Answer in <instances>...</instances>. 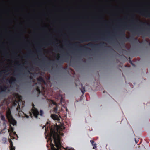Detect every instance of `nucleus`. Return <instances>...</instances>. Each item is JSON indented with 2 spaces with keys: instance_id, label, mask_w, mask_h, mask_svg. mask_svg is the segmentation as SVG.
Wrapping results in <instances>:
<instances>
[{
  "instance_id": "f257e3e1",
  "label": "nucleus",
  "mask_w": 150,
  "mask_h": 150,
  "mask_svg": "<svg viewBox=\"0 0 150 150\" xmlns=\"http://www.w3.org/2000/svg\"><path fill=\"white\" fill-rule=\"evenodd\" d=\"M49 140L52 150H62V147L60 140L61 137L58 132L54 129H51Z\"/></svg>"
},
{
  "instance_id": "f03ea898",
  "label": "nucleus",
  "mask_w": 150,
  "mask_h": 150,
  "mask_svg": "<svg viewBox=\"0 0 150 150\" xmlns=\"http://www.w3.org/2000/svg\"><path fill=\"white\" fill-rule=\"evenodd\" d=\"M136 22L137 23L139 22L140 24L142 25H148L150 26V24L147 22H143L138 19H136ZM133 33L134 34L139 33L141 35L144 36H150V28H149L147 29L146 31L142 30H140L137 31H133Z\"/></svg>"
},
{
  "instance_id": "7ed1b4c3",
  "label": "nucleus",
  "mask_w": 150,
  "mask_h": 150,
  "mask_svg": "<svg viewBox=\"0 0 150 150\" xmlns=\"http://www.w3.org/2000/svg\"><path fill=\"white\" fill-rule=\"evenodd\" d=\"M105 44H106L104 42L96 44L90 43L87 44L86 45L92 48H96L98 49L100 47L104 46Z\"/></svg>"
},
{
  "instance_id": "20e7f679",
  "label": "nucleus",
  "mask_w": 150,
  "mask_h": 150,
  "mask_svg": "<svg viewBox=\"0 0 150 150\" xmlns=\"http://www.w3.org/2000/svg\"><path fill=\"white\" fill-rule=\"evenodd\" d=\"M36 90L38 93V96H39V95L40 93H42V94H43V93L41 92L40 90L41 88H44V87L42 86L41 84L40 83H36Z\"/></svg>"
},
{
  "instance_id": "39448f33",
  "label": "nucleus",
  "mask_w": 150,
  "mask_h": 150,
  "mask_svg": "<svg viewBox=\"0 0 150 150\" xmlns=\"http://www.w3.org/2000/svg\"><path fill=\"white\" fill-rule=\"evenodd\" d=\"M33 108L31 109V111L33 115L35 118H37L39 114V113L38 109L34 107V105L33 104Z\"/></svg>"
},
{
  "instance_id": "423d86ee",
  "label": "nucleus",
  "mask_w": 150,
  "mask_h": 150,
  "mask_svg": "<svg viewBox=\"0 0 150 150\" xmlns=\"http://www.w3.org/2000/svg\"><path fill=\"white\" fill-rule=\"evenodd\" d=\"M58 58L57 60L59 63L62 64L64 62H66L67 58L65 57L64 56L62 55L61 57L58 56Z\"/></svg>"
},
{
  "instance_id": "0eeeda50",
  "label": "nucleus",
  "mask_w": 150,
  "mask_h": 150,
  "mask_svg": "<svg viewBox=\"0 0 150 150\" xmlns=\"http://www.w3.org/2000/svg\"><path fill=\"white\" fill-rule=\"evenodd\" d=\"M140 14L143 16L146 17L150 18V13H148L144 11H137Z\"/></svg>"
},
{
  "instance_id": "6e6552de",
  "label": "nucleus",
  "mask_w": 150,
  "mask_h": 150,
  "mask_svg": "<svg viewBox=\"0 0 150 150\" xmlns=\"http://www.w3.org/2000/svg\"><path fill=\"white\" fill-rule=\"evenodd\" d=\"M87 38H92L90 36H82L80 37V38H78L77 39L81 41V42H83L87 41L88 40H87Z\"/></svg>"
},
{
  "instance_id": "1a4fd4ad",
  "label": "nucleus",
  "mask_w": 150,
  "mask_h": 150,
  "mask_svg": "<svg viewBox=\"0 0 150 150\" xmlns=\"http://www.w3.org/2000/svg\"><path fill=\"white\" fill-rule=\"evenodd\" d=\"M77 43H76L75 44H73V45L76 47L79 48H83V49L84 50H87L88 51L90 50L88 48V47H86V45H84V46L80 45L79 46H78L77 45Z\"/></svg>"
},
{
  "instance_id": "9d476101",
  "label": "nucleus",
  "mask_w": 150,
  "mask_h": 150,
  "mask_svg": "<svg viewBox=\"0 0 150 150\" xmlns=\"http://www.w3.org/2000/svg\"><path fill=\"white\" fill-rule=\"evenodd\" d=\"M130 27L129 26L124 25V26L122 27V29L120 30L121 32V34L123 35V36H125V29H124V28H129Z\"/></svg>"
},
{
  "instance_id": "9b49d317",
  "label": "nucleus",
  "mask_w": 150,
  "mask_h": 150,
  "mask_svg": "<svg viewBox=\"0 0 150 150\" xmlns=\"http://www.w3.org/2000/svg\"><path fill=\"white\" fill-rule=\"evenodd\" d=\"M6 116L8 119H10L11 117V112L10 110L7 111L6 112Z\"/></svg>"
},
{
  "instance_id": "f8f14e48",
  "label": "nucleus",
  "mask_w": 150,
  "mask_h": 150,
  "mask_svg": "<svg viewBox=\"0 0 150 150\" xmlns=\"http://www.w3.org/2000/svg\"><path fill=\"white\" fill-rule=\"evenodd\" d=\"M8 87L5 86L0 87V90L1 92H5L7 89Z\"/></svg>"
},
{
  "instance_id": "ddd939ff",
  "label": "nucleus",
  "mask_w": 150,
  "mask_h": 150,
  "mask_svg": "<svg viewBox=\"0 0 150 150\" xmlns=\"http://www.w3.org/2000/svg\"><path fill=\"white\" fill-rule=\"evenodd\" d=\"M10 150H15V147L13 146V143L11 140H10Z\"/></svg>"
},
{
  "instance_id": "4468645a",
  "label": "nucleus",
  "mask_w": 150,
  "mask_h": 150,
  "mask_svg": "<svg viewBox=\"0 0 150 150\" xmlns=\"http://www.w3.org/2000/svg\"><path fill=\"white\" fill-rule=\"evenodd\" d=\"M51 117L54 120H57L59 119L57 115L52 114L51 116Z\"/></svg>"
},
{
  "instance_id": "2eb2a0df",
  "label": "nucleus",
  "mask_w": 150,
  "mask_h": 150,
  "mask_svg": "<svg viewBox=\"0 0 150 150\" xmlns=\"http://www.w3.org/2000/svg\"><path fill=\"white\" fill-rule=\"evenodd\" d=\"M37 80L38 81H39L40 82L44 83H45V81L43 78L41 76H40L39 77L37 78Z\"/></svg>"
},
{
  "instance_id": "dca6fc26",
  "label": "nucleus",
  "mask_w": 150,
  "mask_h": 150,
  "mask_svg": "<svg viewBox=\"0 0 150 150\" xmlns=\"http://www.w3.org/2000/svg\"><path fill=\"white\" fill-rule=\"evenodd\" d=\"M80 83H81V88L80 89V90L83 95L85 92V88L83 86L82 84L80 82Z\"/></svg>"
},
{
  "instance_id": "f3484780",
  "label": "nucleus",
  "mask_w": 150,
  "mask_h": 150,
  "mask_svg": "<svg viewBox=\"0 0 150 150\" xmlns=\"http://www.w3.org/2000/svg\"><path fill=\"white\" fill-rule=\"evenodd\" d=\"M16 81V79L14 78H12L9 81V82L10 84H12L13 83Z\"/></svg>"
},
{
  "instance_id": "a211bd4d",
  "label": "nucleus",
  "mask_w": 150,
  "mask_h": 150,
  "mask_svg": "<svg viewBox=\"0 0 150 150\" xmlns=\"http://www.w3.org/2000/svg\"><path fill=\"white\" fill-rule=\"evenodd\" d=\"M92 145L93 146V149L96 150L97 148L96 144L95 143L94 144H93Z\"/></svg>"
},
{
  "instance_id": "6ab92c4d",
  "label": "nucleus",
  "mask_w": 150,
  "mask_h": 150,
  "mask_svg": "<svg viewBox=\"0 0 150 150\" xmlns=\"http://www.w3.org/2000/svg\"><path fill=\"white\" fill-rule=\"evenodd\" d=\"M12 122V124H13V125H16V122L14 119H13Z\"/></svg>"
},
{
  "instance_id": "aec40b11",
  "label": "nucleus",
  "mask_w": 150,
  "mask_h": 150,
  "mask_svg": "<svg viewBox=\"0 0 150 150\" xmlns=\"http://www.w3.org/2000/svg\"><path fill=\"white\" fill-rule=\"evenodd\" d=\"M1 118L3 121H4L6 120L4 115H1Z\"/></svg>"
},
{
  "instance_id": "412c9836",
  "label": "nucleus",
  "mask_w": 150,
  "mask_h": 150,
  "mask_svg": "<svg viewBox=\"0 0 150 150\" xmlns=\"http://www.w3.org/2000/svg\"><path fill=\"white\" fill-rule=\"evenodd\" d=\"M17 104H19L18 103L17 101H16L15 102H14L13 103V105H14V106H16V105H17Z\"/></svg>"
},
{
  "instance_id": "4be33fe9",
  "label": "nucleus",
  "mask_w": 150,
  "mask_h": 150,
  "mask_svg": "<svg viewBox=\"0 0 150 150\" xmlns=\"http://www.w3.org/2000/svg\"><path fill=\"white\" fill-rule=\"evenodd\" d=\"M40 116H42L43 114V112L42 110H40Z\"/></svg>"
},
{
  "instance_id": "5701e85b",
  "label": "nucleus",
  "mask_w": 150,
  "mask_h": 150,
  "mask_svg": "<svg viewBox=\"0 0 150 150\" xmlns=\"http://www.w3.org/2000/svg\"><path fill=\"white\" fill-rule=\"evenodd\" d=\"M16 110H17V111H19L20 110V106L19 104L16 108Z\"/></svg>"
},
{
  "instance_id": "b1692460",
  "label": "nucleus",
  "mask_w": 150,
  "mask_h": 150,
  "mask_svg": "<svg viewBox=\"0 0 150 150\" xmlns=\"http://www.w3.org/2000/svg\"><path fill=\"white\" fill-rule=\"evenodd\" d=\"M37 48L38 49V52H39L42 53V52H41V48L40 47H37Z\"/></svg>"
},
{
  "instance_id": "393cba45",
  "label": "nucleus",
  "mask_w": 150,
  "mask_h": 150,
  "mask_svg": "<svg viewBox=\"0 0 150 150\" xmlns=\"http://www.w3.org/2000/svg\"><path fill=\"white\" fill-rule=\"evenodd\" d=\"M93 39L92 40L94 41H97V40H98V38H92Z\"/></svg>"
},
{
  "instance_id": "a878e982",
  "label": "nucleus",
  "mask_w": 150,
  "mask_h": 150,
  "mask_svg": "<svg viewBox=\"0 0 150 150\" xmlns=\"http://www.w3.org/2000/svg\"><path fill=\"white\" fill-rule=\"evenodd\" d=\"M30 54L31 53L30 52L29 53V54H26V55H25L24 57H26V58L28 57H29V56H30Z\"/></svg>"
},
{
  "instance_id": "bb28decb",
  "label": "nucleus",
  "mask_w": 150,
  "mask_h": 150,
  "mask_svg": "<svg viewBox=\"0 0 150 150\" xmlns=\"http://www.w3.org/2000/svg\"><path fill=\"white\" fill-rule=\"evenodd\" d=\"M57 108L55 107L54 108V112H57Z\"/></svg>"
},
{
  "instance_id": "cd10ccee",
  "label": "nucleus",
  "mask_w": 150,
  "mask_h": 150,
  "mask_svg": "<svg viewBox=\"0 0 150 150\" xmlns=\"http://www.w3.org/2000/svg\"><path fill=\"white\" fill-rule=\"evenodd\" d=\"M90 142L92 144H93L95 143V142L93 140H90Z\"/></svg>"
},
{
  "instance_id": "c85d7f7f",
  "label": "nucleus",
  "mask_w": 150,
  "mask_h": 150,
  "mask_svg": "<svg viewBox=\"0 0 150 150\" xmlns=\"http://www.w3.org/2000/svg\"><path fill=\"white\" fill-rule=\"evenodd\" d=\"M129 63L133 66H134L135 65L134 64H133V63L132 62V61L131 60H129Z\"/></svg>"
},
{
  "instance_id": "c756f323",
  "label": "nucleus",
  "mask_w": 150,
  "mask_h": 150,
  "mask_svg": "<svg viewBox=\"0 0 150 150\" xmlns=\"http://www.w3.org/2000/svg\"><path fill=\"white\" fill-rule=\"evenodd\" d=\"M29 114H30V116L32 117V113L31 112H29Z\"/></svg>"
},
{
  "instance_id": "7c9ffc66",
  "label": "nucleus",
  "mask_w": 150,
  "mask_h": 150,
  "mask_svg": "<svg viewBox=\"0 0 150 150\" xmlns=\"http://www.w3.org/2000/svg\"><path fill=\"white\" fill-rule=\"evenodd\" d=\"M4 71H0V75H1L2 74V73Z\"/></svg>"
},
{
  "instance_id": "2f4dec72",
  "label": "nucleus",
  "mask_w": 150,
  "mask_h": 150,
  "mask_svg": "<svg viewBox=\"0 0 150 150\" xmlns=\"http://www.w3.org/2000/svg\"><path fill=\"white\" fill-rule=\"evenodd\" d=\"M127 39L128 40V41L130 40V38L129 37H127Z\"/></svg>"
},
{
  "instance_id": "473e14b6",
  "label": "nucleus",
  "mask_w": 150,
  "mask_h": 150,
  "mask_svg": "<svg viewBox=\"0 0 150 150\" xmlns=\"http://www.w3.org/2000/svg\"><path fill=\"white\" fill-rule=\"evenodd\" d=\"M48 45V44L47 43H45L43 44V45Z\"/></svg>"
},
{
  "instance_id": "72a5a7b5",
  "label": "nucleus",
  "mask_w": 150,
  "mask_h": 150,
  "mask_svg": "<svg viewBox=\"0 0 150 150\" xmlns=\"http://www.w3.org/2000/svg\"><path fill=\"white\" fill-rule=\"evenodd\" d=\"M62 97H61V102H62Z\"/></svg>"
},
{
  "instance_id": "f704fd0d",
  "label": "nucleus",
  "mask_w": 150,
  "mask_h": 150,
  "mask_svg": "<svg viewBox=\"0 0 150 150\" xmlns=\"http://www.w3.org/2000/svg\"><path fill=\"white\" fill-rule=\"evenodd\" d=\"M26 74H27V73H26H26H24V76H25V75H26Z\"/></svg>"
},
{
  "instance_id": "c9c22d12",
  "label": "nucleus",
  "mask_w": 150,
  "mask_h": 150,
  "mask_svg": "<svg viewBox=\"0 0 150 150\" xmlns=\"http://www.w3.org/2000/svg\"><path fill=\"white\" fill-rule=\"evenodd\" d=\"M75 85H76V86H78L77 85V84L76 83H75Z\"/></svg>"
},
{
  "instance_id": "e433bc0d",
  "label": "nucleus",
  "mask_w": 150,
  "mask_h": 150,
  "mask_svg": "<svg viewBox=\"0 0 150 150\" xmlns=\"http://www.w3.org/2000/svg\"><path fill=\"white\" fill-rule=\"evenodd\" d=\"M26 117L27 118H28V117H29V116H28L26 115Z\"/></svg>"
},
{
  "instance_id": "4c0bfd02",
  "label": "nucleus",
  "mask_w": 150,
  "mask_h": 150,
  "mask_svg": "<svg viewBox=\"0 0 150 150\" xmlns=\"http://www.w3.org/2000/svg\"><path fill=\"white\" fill-rule=\"evenodd\" d=\"M62 136L63 135H64V134L63 133H62V134H61Z\"/></svg>"
},
{
  "instance_id": "58836bf2",
  "label": "nucleus",
  "mask_w": 150,
  "mask_h": 150,
  "mask_svg": "<svg viewBox=\"0 0 150 150\" xmlns=\"http://www.w3.org/2000/svg\"><path fill=\"white\" fill-rule=\"evenodd\" d=\"M53 104H56V103H54V102H53Z\"/></svg>"
},
{
  "instance_id": "ea45409f",
  "label": "nucleus",
  "mask_w": 150,
  "mask_h": 150,
  "mask_svg": "<svg viewBox=\"0 0 150 150\" xmlns=\"http://www.w3.org/2000/svg\"><path fill=\"white\" fill-rule=\"evenodd\" d=\"M135 142H136V143H137V141H136V140H135Z\"/></svg>"
},
{
  "instance_id": "a19ab883",
  "label": "nucleus",
  "mask_w": 150,
  "mask_h": 150,
  "mask_svg": "<svg viewBox=\"0 0 150 150\" xmlns=\"http://www.w3.org/2000/svg\"><path fill=\"white\" fill-rule=\"evenodd\" d=\"M108 40L107 38H106V39H105V40Z\"/></svg>"
},
{
  "instance_id": "79ce46f5",
  "label": "nucleus",
  "mask_w": 150,
  "mask_h": 150,
  "mask_svg": "<svg viewBox=\"0 0 150 150\" xmlns=\"http://www.w3.org/2000/svg\"><path fill=\"white\" fill-rule=\"evenodd\" d=\"M132 22H133V20H132Z\"/></svg>"
},
{
  "instance_id": "37998d69",
  "label": "nucleus",
  "mask_w": 150,
  "mask_h": 150,
  "mask_svg": "<svg viewBox=\"0 0 150 150\" xmlns=\"http://www.w3.org/2000/svg\"><path fill=\"white\" fill-rule=\"evenodd\" d=\"M28 69H30V68L29 67H28Z\"/></svg>"
},
{
  "instance_id": "c03bdc74",
  "label": "nucleus",
  "mask_w": 150,
  "mask_h": 150,
  "mask_svg": "<svg viewBox=\"0 0 150 150\" xmlns=\"http://www.w3.org/2000/svg\"><path fill=\"white\" fill-rule=\"evenodd\" d=\"M28 71V72H29V73H30V71Z\"/></svg>"
},
{
  "instance_id": "a18cd8bd",
  "label": "nucleus",
  "mask_w": 150,
  "mask_h": 150,
  "mask_svg": "<svg viewBox=\"0 0 150 150\" xmlns=\"http://www.w3.org/2000/svg\"><path fill=\"white\" fill-rule=\"evenodd\" d=\"M149 44L150 45V42L149 43Z\"/></svg>"
},
{
  "instance_id": "49530a36",
  "label": "nucleus",
  "mask_w": 150,
  "mask_h": 150,
  "mask_svg": "<svg viewBox=\"0 0 150 150\" xmlns=\"http://www.w3.org/2000/svg\"><path fill=\"white\" fill-rule=\"evenodd\" d=\"M43 59H44V60L45 59V58H44Z\"/></svg>"
},
{
  "instance_id": "de8ad7c7",
  "label": "nucleus",
  "mask_w": 150,
  "mask_h": 150,
  "mask_svg": "<svg viewBox=\"0 0 150 150\" xmlns=\"http://www.w3.org/2000/svg\"><path fill=\"white\" fill-rule=\"evenodd\" d=\"M19 65L21 66H22V65H21V64H19Z\"/></svg>"
},
{
  "instance_id": "09e8293b",
  "label": "nucleus",
  "mask_w": 150,
  "mask_h": 150,
  "mask_svg": "<svg viewBox=\"0 0 150 150\" xmlns=\"http://www.w3.org/2000/svg\"><path fill=\"white\" fill-rule=\"evenodd\" d=\"M30 79H31V78H32V77H30Z\"/></svg>"
},
{
  "instance_id": "8fccbe9b",
  "label": "nucleus",
  "mask_w": 150,
  "mask_h": 150,
  "mask_svg": "<svg viewBox=\"0 0 150 150\" xmlns=\"http://www.w3.org/2000/svg\"><path fill=\"white\" fill-rule=\"evenodd\" d=\"M129 30H130V29H129Z\"/></svg>"
},
{
  "instance_id": "3c124183",
  "label": "nucleus",
  "mask_w": 150,
  "mask_h": 150,
  "mask_svg": "<svg viewBox=\"0 0 150 150\" xmlns=\"http://www.w3.org/2000/svg\"><path fill=\"white\" fill-rule=\"evenodd\" d=\"M67 109H66V111H67Z\"/></svg>"
}]
</instances>
